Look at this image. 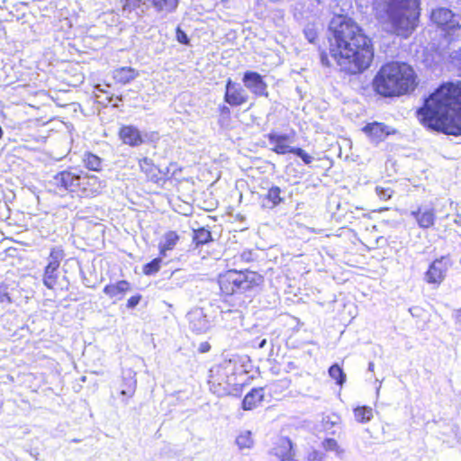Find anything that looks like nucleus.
<instances>
[{
  "mask_svg": "<svg viewBox=\"0 0 461 461\" xmlns=\"http://www.w3.org/2000/svg\"><path fill=\"white\" fill-rule=\"evenodd\" d=\"M331 57L339 69L356 75L370 67L374 50L370 39L357 23L346 15H335L330 22Z\"/></svg>",
  "mask_w": 461,
  "mask_h": 461,
  "instance_id": "obj_1",
  "label": "nucleus"
},
{
  "mask_svg": "<svg viewBox=\"0 0 461 461\" xmlns=\"http://www.w3.org/2000/svg\"><path fill=\"white\" fill-rule=\"evenodd\" d=\"M420 122L427 128L447 135H461V82L440 86L418 110Z\"/></svg>",
  "mask_w": 461,
  "mask_h": 461,
  "instance_id": "obj_2",
  "label": "nucleus"
},
{
  "mask_svg": "<svg viewBox=\"0 0 461 461\" xmlns=\"http://www.w3.org/2000/svg\"><path fill=\"white\" fill-rule=\"evenodd\" d=\"M375 17L387 22L399 34L410 33L420 17L419 0H374Z\"/></svg>",
  "mask_w": 461,
  "mask_h": 461,
  "instance_id": "obj_3",
  "label": "nucleus"
},
{
  "mask_svg": "<svg viewBox=\"0 0 461 461\" xmlns=\"http://www.w3.org/2000/svg\"><path fill=\"white\" fill-rule=\"evenodd\" d=\"M373 86L381 95H401L414 89L416 76L412 68L406 63L389 62L379 69Z\"/></svg>",
  "mask_w": 461,
  "mask_h": 461,
  "instance_id": "obj_4",
  "label": "nucleus"
},
{
  "mask_svg": "<svg viewBox=\"0 0 461 461\" xmlns=\"http://www.w3.org/2000/svg\"><path fill=\"white\" fill-rule=\"evenodd\" d=\"M264 281L261 275L254 271L229 270L219 276V285L222 294L231 295L236 293H245Z\"/></svg>",
  "mask_w": 461,
  "mask_h": 461,
  "instance_id": "obj_5",
  "label": "nucleus"
},
{
  "mask_svg": "<svg viewBox=\"0 0 461 461\" xmlns=\"http://www.w3.org/2000/svg\"><path fill=\"white\" fill-rule=\"evenodd\" d=\"M240 366L235 360H224L212 366L209 371L208 384L210 390L218 396L231 393L233 386L237 384V372Z\"/></svg>",
  "mask_w": 461,
  "mask_h": 461,
  "instance_id": "obj_6",
  "label": "nucleus"
},
{
  "mask_svg": "<svg viewBox=\"0 0 461 461\" xmlns=\"http://www.w3.org/2000/svg\"><path fill=\"white\" fill-rule=\"evenodd\" d=\"M151 5L158 11L170 13L176 8L177 0H125L122 14L133 20L141 16Z\"/></svg>",
  "mask_w": 461,
  "mask_h": 461,
  "instance_id": "obj_7",
  "label": "nucleus"
},
{
  "mask_svg": "<svg viewBox=\"0 0 461 461\" xmlns=\"http://www.w3.org/2000/svg\"><path fill=\"white\" fill-rule=\"evenodd\" d=\"M430 19L438 28L450 37L461 36V16L454 14L450 9L439 7L431 12Z\"/></svg>",
  "mask_w": 461,
  "mask_h": 461,
  "instance_id": "obj_8",
  "label": "nucleus"
},
{
  "mask_svg": "<svg viewBox=\"0 0 461 461\" xmlns=\"http://www.w3.org/2000/svg\"><path fill=\"white\" fill-rule=\"evenodd\" d=\"M79 181L80 170L71 168L57 173L50 183L60 192H77L80 185Z\"/></svg>",
  "mask_w": 461,
  "mask_h": 461,
  "instance_id": "obj_9",
  "label": "nucleus"
},
{
  "mask_svg": "<svg viewBox=\"0 0 461 461\" xmlns=\"http://www.w3.org/2000/svg\"><path fill=\"white\" fill-rule=\"evenodd\" d=\"M452 262L448 256L435 259L425 273L424 279L428 284L438 286L445 279Z\"/></svg>",
  "mask_w": 461,
  "mask_h": 461,
  "instance_id": "obj_10",
  "label": "nucleus"
},
{
  "mask_svg": "<svg viewBox=\"0 0 461 461\" xmlns=\"http://www.w3.org/2000/svg\"><path fill=\"white\" fill-rule=\"evenodd\" d=\"M189 328L197 334L209 330L211 322L203 308H194L186 314Z\"/></svg>",
  "mask_w": 461,
  "mask_h": 461,
  "instance_id": "obj_11",
  "label": "nucleus"
},
{
  "mask_svg": "<svg viewBox=\"0 0 461 461\" xmlns=\"http://www.w3.org/2000/svg\"><path fill=\"white\" fill-rule=\"evenodd\" d=\"M242 82L247 89L252 94L260 96H267V85L261 75L255 71H246Z\"/></svg>",
  "mask_w": 461,
  "mask_h": 461,
  "instance_id": "obj_12",
  "label": "nucleus"
},
{
  "mask_svg": "<svg viewBox=\"0 0 461 461\" xmlns=\"http://www.w3.org/2000/svg\"><path fill=\"white\" fill-rule=\"evenodd\" d=\"M248 99L245 90L229 78L225 86L224 101L231 106H239L245 104Z\"/></svg>",
  "mask_w": 461,
  "mask_h": 461,
  "instance_id": "obj_13",
  "label": "nucleus"
},
{
  "mask_svg": "<svg viewBox=\"0 0 461 461\" xmlns=\"http://www.w3.org/2000/svg\"><path fill=\"white\" fill-rule=\"evenodd\" d=\"M137 379L136 374L128 370L122 373V381L120 389V395L122 397V402L124 404L128 403V399L131 398L136 391Z\"/></svg>",
  "mask_w": 461,
  "mask_h": 461,
  "instance_id": "obj_14",
  "label": "nucleus"
},
{
  "mask_svg": "<svg viewBox=\"0 0 461 461\" xmlns=\"http://www.w3.org/2000/svg\"><path fill=\"white\" fill-rule=\"evenodd\" d=\"M79 184L77 192L86 196L97 194L101 186L100 181L95 176L88 175L83 171H80Z\"/></svg>",
  "mask_w": 461,
  "mask_h": 461,
  "instance_id": "obj_15",
  "label": "nucleus"
},
{
  "mask_svg": "<svg viewBox=\"0 0 461 461\" xmlns=\"http://www.w3.org/2000/svg\"><path fill=\"white\" fill-rule=\"evenodd\" d=\"M410 215L415 219L418 225L421 229H429L435 223L436 215L433 208L418 207L416 210H412Z\"/></svg>",
  "mask_w": 461,
  "mask_h": 461,
  "instance_id": "obj_16",
  "label": "nucleus"
},
{
  "mask_svg": "<svg viewBox=\"0 0 461 461\" xmlns=\"http://www.w3.org/2000/svg\"><path fill=\"white\" fill-rule=\"evenodd\" d=\"M268 140L273 148L271 149L274 152L279 155H285L292 153L294 147H291L287 144L289 136L286 134L269 133Z\"/></svg>",
  "mask_w": 461,
  "mask_h": 461,
  "instance_id": "obj_17",
  "label": "nucleus"
},
{
  "mask_svg": "<svg viewBox=\"0 0 461 461\" xmlns=\"http://www.w3.org/2000/svg\"><path fill=\"white\" fill-rule=\"evenodd\" d=\"M363 131L376 142L384 140L391 133L388 126L377 122L367 123Z\"/></svg>",
  "mask_w": 461,
  "mask_h": 461,
  "instance_id": "obj_18",
  "label": "nucleus"
},
{
  "mask_svg": "<svg viewBox=\"0 0 461 461\" xmlns=\"http://www.w3.org/2000/svg\"><path fill=\"white\" fill-rule=\"evenodd\" d=\"M119 136L123 143L130 146H139L143 142L140 131L132 125L122 126L119 131Z\"/></svg>",
  "mask_w": 461,
  "mask_h": 461,
  "instance_id": "obj_19",
  "label": "nucleus"
},
{
  "mask_svg": "<svg viewBox=\"0 0 461 461\" xmlns=\"http://www.w3.org/2000/svg\"><path fill=\"white\" fill-rule=\"evenodd\" d=\"M131 285L126 280H121L115 284H110L104 286V293L110 298L121 300L124 294L129 291Z\"/></svg>",
  "mask_w": 461,
  "mask_h": 461,
  "instance_id": "obj_20",
  "label": "nucleus"
},
{
  "mask_svg": "<svg viewBox=\"0 0 461 461\" xmlns=\"http://www.w3.org/2000/svg\"><path fill=\"white\" fill-rule=\"evenodd\" d=\"M139 71L131 67H122L113 72V79L121 84H128L139 77Z\"/></svg>",
  "mask_w": 461,
  "mask_h": 461,
  "instance_id": "obj_21",
  "label": "nucleus"
},
{
  "mask_svg": "<svg viewBox=\"0 0 461 461\" xmlns=\"http://www.w3.org/2000/svg\"><path fill=\"white\" fill-rule=\"evenodd\" d=\"M263 399L264 389L262 387L253 388L245 395L242 401V407L244 410H253L263 401Z\"/></svg>",
  "mask_w": 461,
  "mask_h": 461,
  "instance_id": "obj_22",
  "label": "nucleus"
},
{
  "mask_svg": "<svg viewBox=\"0 0 461 461\" xmlns=\"http://www.w3.org/2000/svg\"><path fill=\"white\" fill-rule=\"evenodd\" d=\"M284 193L285 192L276 185L270 187L264 199V201H267V203H264V206L268 208H274L279 205L281 203L285 201V198L282 195V194Z\"/></svg>",
  "mask_w": 461,
  "mask_h": 461,
  "instance_id": "obj_23",
  "label": "nucleus"
},
{
  "mask_svg": "<svg viewBox=\"0 0 461 461\" xmlns=\"http://www.w3.org/2000/svg\"><path fill=\"white\" fill-rule=\"evenodd\" d=\"M140 170L146 176L154 182L158 180V172H162L161 168L157 167L150 158H144L139 161Z\"/></svg>",
  "mask_w": 461,
  "mask_h": 461,
  "instance_id": "obj_24",
  "label": "nucleus"
},
{
  "mask_svg": "<svg viewBox=\"0 0 461 461\" xmlns=\"http://www.w3.org/2000/svg\"><path fill=\"white\" fill-rule=\"evenodd\" d=\"M179 236L175 231H167L163 240L159 243V253L162 257H167V252L172 250L176 245Z\"/></svg>",
  "mask_w": 461,
  "mask_h": 461,
  "instance_id": "obj_25",
  "label": "nucleus"
},
{
  "mask_svg": "<svg viewBox=\"0 0 461 461\" xmlns=\"http://www.w3.org/2000/svg\"><path fill=\"white\" fill-rule=\"evenodd\" d=\"M58 269L59 267L51 265H47L44 269L43 284L50 289H52L57 283V279L59 276Z\"/></svg>",
  "mask_w": 461,
  "mask_h": 461,
  "instance_id": "obj_26",
  "label": "nucleus"
},
{
  "mask_svg": "<svg viewBox=\"0 0 461 461\" xmlns=\"http://www.w3.org/2000/svg\"><path fill=\"white\" fill-rule=\"evenodd\" d=\"M83 162L86 167L92 171H99L102 167V159L91 152L85 153Z\"/></svg>",
  "mask_w": 461,
  "mask_h": 461,
  "instance_id": "obj_27",
  "label": "nucleus"
},
{
  "mask_svg": "<svg viewBox=\"0 0 461 461\" xmlns=\"http://www.w3.org/2000/svg\"><path fill=\"white\" fill-rule=\"evenodd\" d=\"M354 416L357 422L366 423L373 418V409L368 406L357 407L354 410Z\"/></svg>",
  "mask_w": 461,
  "mask_h": 461,
  "instance_id": "obj_28",
  "label": "nucleus"
},
{
  "mask_svg": "<svg viewBox=\"0 0 461 461\" xmlns=\"http://www.w3.org/2000/svg\"><path fill=\"white\" fill-rule=\"evenodd\" d=\"M240 449L251 448L254 445L252 434L249 430L242 431L236 438Z\"/></svg>",
  "mask_w": 461,
  "mask_h": 461,
  "instance_id": "obj_29",
  "label": "nucleus"
},
{
  "mask_svg": "<svg viewBox=\"0 0 461 461\" xmlns=\"http://www.w3.org/2000/svg\"><path fill=\"white\" fill-rule=\"evenodd\" d=\"M193 240L196 246L206 244L212 240V233L204 228H200L194 231Z\"/></svg>",
  "mask_w": 461,
  "mask_h": 461,
  "instance_id": "obj_30",
  "label": "nucleus"
},
{
  "mask_svg": "<svg viewBox=\"0 0 461 461\" xmlns=\"http://www.w3.org/2000/svg\"><path fill=\"white\" fill-rule=\"evenodd\" d=\"M329 375L339 385H342L346 381V374L338 364H334L329 368Z\"/></svg>",
  "mask_w": 461,
  "mask_h": 461,
  "instance_id": "obj_31",
  "label": "nucleus"
},
{
  "mask_svg": "<svg viewBox=\"0 0 461 461\" xmlns=\"http://www.w3.org/2000/svg\"><path fill=\"white\" fill-rule=\"evenodd\" d=\"M64 258V251L60 248H53L50 253L48 265L59 267L60 262Z\"/></svg>",
  "mask_w": 461,
  "mask_h": 461,
  "instance_id": "obj_32",
  "label": "nucleus"
},
{
  "mask_svg": "<svg viewBox=\"0 0 461 461\" xmlns=\"http://www.w3.org/2000/svg\"><path fill=\"white\" fill-rule=\"evenodd\" d=\"M161 258H156L150 262L143 266V273L147 276H152L158 273L160 269Z\"/></svg>",
  "mask_w": 461,
  "mask_h": 461,
  "instance_id": "obj_33",
  "label": "nucleus"
},
{
  "mask_svg": "<svg viewBox=\"0 0 461 461\" xmlns=\"http://www.w3.org/2000/svg\"><path fill=\"white\" fill-rule=\"evenodd\" d=\"M12 303L9 286L6 284L0 285V305L5 307Z\"/></svg>",
  "mask_w": 461,
  "mask_h": 461,
  "instance_id": "obj_34",
  "label": "nucleus"
},
{
  "mask_svg": "<svg viewBox=\"0 0 461 461\" xmlns=\"http://www.w3.org/2000/svg\"><path fill=\"white\" fill-rule=\"evenodd\" d=\"M375 193L381 200L387 201L392 197L393 191V189H391L388 186L384 187V186L377 185L375 187Z\"/></svg>",
  "mask_w": 461,
  "mask_h": 461,
  "instance_id": "obj_35",
  "label": "nucleus"
},
{
  "mask_svg": "<svg viewBox=\"0 0 461 461\" xmlns=\"http://www.w3.org/2000/svg\"><path fill=\"white\" fill-rule=\"evenodd\" d=\"M303 34L309 42L313 43L317 39V30L312 24H307L303 30Z\"/></svg>",
  "mask_w": 461,
  "mask_h": 461,
  "instance_id": "obj_36",
  "label": "nucleus"
},
{
  "mask_svg": "<svg viewBox=\"0 0 461 461\" xmlns=\"http://www.w3.org/2000/svg\"><path fill=\"white\" fill-rule=\"evenodd\" d=\"M292 153L299 157L306 165L311 164L313 160V158L301 148L294 147Z\"/></svg>",
  "mask_w": 461,
  "mask_h": 461,
  "instance_id": "obj_37",
  "label": "nucleus"
},
{
  "mask_svg": "<svg viewBox=\"0 0 461 461\" xmlns=\"http://www.w3.org/2000/svg\"><path fill=\"white\" fill-rule=\"evenodd\" d=\"M322 445L325 450L328 451H336L339 447L338 443L334 438H326Z\"/></svg>",
  "mask_w": 461,
  "mask_h": 461,
  "instance_id": "obj_38",
  "label": "nucleus"
},
{
  "mask_svg": "<svg viewBox=\"0 0 461 461\" xmlns=\"http://www.w3.org/2000/svg\"><path fill=\"white\" fill-rule=\"evenodd\" d=\"M176 39L182 44H188L189 39L186 33L182 31L180 28L176 29Z\"/></svg>",
  "mask_w": 461,
  "mask_h": 461,
  "instance_id": "obj_39",
  "label": "nucleus"
},
{
  "mask_svg": "<svg viewBox=\"0 0 461 461\" xmlns=\"http://www.w3.org/2000/svg\"><path fill=\"white\" fill-rule=\"evenodd\" d=\"M240 258L243 262H251L254 260V253L251 250L243 251L240 255Z\"/></svg>",
  "mask_w": 461,
  "mask_h": 461,
  "instance_id": "obj_40",
  "label": "nucleus"
},
{
  "mask_svg": "<svg viewBox=\"0 0 461 461\" xmlns=\"http://www.w3.org/2000/svg\"><path fill=\"white\" fill-rule=\"evenodd\" d=\"M140 299L141 295L140 294L131 296V298L128 299L127 307L130 309L136 307L139 304Z\"/></svg>",
  "mask_w": 461,
  "mask_h": 461,
  "instance_id": "obj_41",
  "label": "nucleus"
},
{
  "mask_svg": "<svg viewBox=\"0 0 461 461\" xmlns=\"http://www.w3.org/2000/svg\"><path fill=\"white\" fill-rule=\"evenodd\" d=\"M451 58L454 65L458 68L461 73V50L458 52L453 54Z\"/></svg>",
  "mask_w": 461,
  "mask_h": 461,
  "instance_id": "obj_42",
  "label": "nucleus"
},
{
  "mask_svg": "<svg viewBox=\"0 0 461 461\" xmlns=\"http://www.w3.org/2000/svg\"><path fill=\"white\" fill-rule=\"evenodd\" d=\"M309 459L310 461H324L322 454L316 451L310 454Z\"/></svg>",
  "mask_w": 461,
  "mask_h": 461,
  "instance_id": "obj_43",
  "label": "nucleus"
},
{
  "mask_svg": "<svg viewBox=\"0 0 461 461\" xmlns=\"http://www.w3.org/2000/svg\"><path fill=\"white\" fill-rule=\"evenodd\" d=\"M321 62L323 66H326V67H330V59H329V57L326 53L322 52L321 54Z\"/></svg>",
  "mask_w": 461,
  "mask_h": 461,
  "instance_id": "obj_44",
  "label": "nucleus"
},
{
  "mask_svg": "<svg viewBox=\"0 0 461 461\" xmlns=\"http://www.w3.org/2000/svg\"><path fill=\"white\" fill-rule=\"evenodd\" d=\"M211 348V345L208 342H203L199 346V351L201 353L208 352Z\"/></svg>",
  "mask_w": 461,
  "mask_h": 461,
  "instance_id": "obj_45",
  "label": "nucleus"
},
{
  "mask_svg": "<svg viewBox=\"0 0 461 461\" xmlns=\"http://www.w3.org/2000/svg\"><path fill=\"white\" fill-rule=\"evenodd\" d=\"M162 172H158V174H162L164 176H167L169 174V167H166L165 169H161Z\"/></svg>",
  "mask_w": 461,
  "mask_h": 461,
  "instance_id": "obj_46",
  "label": "nucleus"
},
{
  "mask_svg": "<svg viewBox=\"0 0 461 461\" xmlns=\"http://www.w3.org/2000/svg\"><path fill=\"white\" fill-rule=\"evenodd\" d=\"M456 320L458 323H461V309L456 312Z\"/></svg>",
  "mask_w": 461,
  "mask_h": 461,
  "instance_id": "obj_47",
  "label": "nucleus"
},
{
  "mask_svg": "<svg viewBox=\"0 0 461 461\" xmlns=\"http://www.w3.org/2000/svg\"><path fill=\"white\" fill-rule=\"evenodd\" d=\"M266 344H267V339H263L259 342V344H258V348H263L266 346Z\"/></svg>",
  "mask_w": 461,
  "mask_h": 461,
  "instance_id": "obj_48",
  "label": "nucleus"
},
{
  "mask_svg": "<svg viewBox=\"0 0 461 461\" xmlns=\"http://www.w3.org/2000/svg\"><path fill=\"white\" fill-rule=\"evenodd\" d=\"M221 113H230V109H229V107H227V106H225V105H223V106L221 107Z\"/></svg>",
  "mask_w": 461,
  "mask_h": 461,
  "instance_id": "obj_49",
  "label": "nucleus"
},
{
  "mask_svg": "<svg viewBox=\"0 0 461 461\" xmlns=\"http://www.w3.org/2000/svg\"><path fill=\"white\" fill-rule=\"evenodd\" d=\"M374 368H375V365H374V363H373V362H370V363L368 364V371L373 372V371H374Z\"/></svg>",
  "mask_w": 461,
  "mask_h": 461,
  "instance_id": "obj_50",
  "label": "nucleus"
},
{
  "mask_svg": "<svg viewBox=\"0 0 461 461\" xmlns=\"http://www.w3.org/2000/svg\"><path fill=\"white\" fill-rule=\"evenodd\" d=\"M2 135H3V130H2V128L0 127V139L2 138Z\"/></svg>",
  "mask_w": 461,
  "mask_h": 461,
  "instance_id": "obj_51",
  "label": "nucleus"
},
{
  "mask_svg": "<svg viewBox=\"0 0 461 461\" xmlns=\"http://www.w3.org/2000/svg\"><path fill=\"white\" fill-rule=\"evenodd\" d=\"M116 99H117L118 101H122V96H117V97H116Z\"/></svg>",
  "mask_w": 461,
  "mask_h": 461,
  "instance_id": "obj_52",
  "label": "nucleus"
},
{
  "mask_svg": "<svg viewBox=\"0 0 461 461\" xmlns=\"http://www.w3.org/2000/svg\"><path fill=\"white\" fill-rule=\"evenodd\" d=\"M454 221L457 224H459L458 219H455Z\"/></svg>",
  "mask_w": 461,
  "mask_h": 461,
  "instance_id": "obj_53",
  "label": "nucleus"
}]
</instances>
